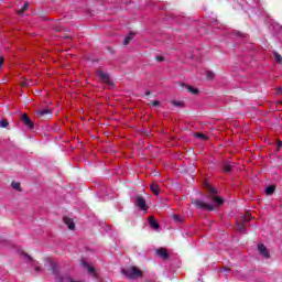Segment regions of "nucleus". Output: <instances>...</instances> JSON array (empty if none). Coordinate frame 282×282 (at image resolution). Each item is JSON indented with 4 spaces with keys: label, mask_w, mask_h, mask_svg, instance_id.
<instances>
[{
    "label": "nucleus",
    "mask_w": 282,
    "mask_h": 282,
    "mask_svg": "<svg viewBox=\"0 0 282 282\" xmlns=\"http://www.w3.org/2000/svg\"><path fill=\"white\" fill-rule=\"evenodd\" d=\"M121 274H123V276H126V279H129L130 281H135V280L142 279V276H144V272L135 265L122 268Z\"/></svg>",
    "instance_id": "f257e3e1"
},
{
    "label": "nucleus",
    "mask_w": 282,
    "mask_h": 282,
    "mask_svg": "<svg viewBox=\"0 0 282 282\" xmlns=\"http://www.w3.org/2000/svg\"><path fill=\"white\" fill-rule=\"evenodd\" d=\"M205 188L208 191V194H207L208 202L216 204V206H221L224 204L225 200L218 195L219 191L217 188L213 187L208 183L205 184Z\"/></svg>",
    "instance_id": "f03ea898"
},
{
    "label": "nucleus",
    "mask_w": 282,
    "mask_h": 282,
    "mask_svg": "<svg viewBox=\"0 0 282 282\" xmlns=\"http://www.w3.org/2000/svg\"><path fill=\"white\" fill-rule=\"evenodd\" d=\"M192 204L199 210H207V213H213V210H215V205L204 203L202 199L192 198Z\"/></svg>",
    "instance_id": "7ed1b4c3"
},
{
    "label": "nucleus",
    "mask_w": 282,
    "mask_h": 282,
    "mask_svg": "<svg viewBox=\"0 0 282 282\" xmlns=\"http://www.w3.org/2000/svg\"><path fill=\"white\" fill-rule=\"evenodd\" d=\"M134 204L140 210H149V206L147 205V199L142 196H137L134 199Z\"/></svg>",
    "instance_id": "20e7f679"
},
{
    "label": "nucleus",
    "mask_w": 282,
    "mask_h": 282,
    "mask_svg": "<svg viewBox=\"0 0 282 282\" xmlns=\"http://www.w3.org/2000/svg\"><path fill=\"white\" fill-rule=\"evenodd\" d=\"M21 120L24 127H28V129H34V122L32 121V119H30L28 115H22Z\"/></svg>",
    "instance_id": "39448f33"
},
{
    "label": "nucleus",
    "mask_w": 282,
    "mask_h": 282,
    "mask_svg": "<svg viewBox=\"0 0 282 282\" xmlns=\"http://www.w3.org/2000/svg\"><path fill=\"white\" fill-rule=\"evenodd\" d=\"M180 87H182L183 89H186V91H188L189 94H193V96H197V94H199V89L188 84H180Z\"/></svg>",
    "instance_id": "423d86ee"
},
{
    "label": "nucleus",
    "mask_w": 282,
    "mask_h": 282,
    "mask_svg": "<svg viewBox=\"0 0 282 282\" xmlns=\"http://www.w3.org/2000/svg\"><path fill=\"white\" fill-rule=\"evenodd\" d=\"M258 252L264 257V259H270V251L265 247V245H258Z\"/></svg>",
    "instance_id": "0eeeda50"
},
{
    "label": "nucleus",
    "mask_w": 282,
    "mask_h": 282,
    "mask_svg": "<svg viewBox=\"0 0 282 282\" xmlns=\"http://www.w3.org/2000/svg\"><path fill=\"white\" fill-rule=\"evenodd\" d=\"M232 169H235V163L230 161L223 163V173H232Z\"/></svg>",
    "instance_id": "6e6552de"
},
{
    "label": "nucleus",
    "mask_w": 282,
    "mask_h": 282,
    "mask_svg": "<svg viewBox=\"0 0 282 282\" xmlns=\"http://www.w3.org/2000/svg\"><path fill=\"white\" fill-rule=\"evenodd\" d=\"M40 118H52V110L50 109H42L36 111Z\"/></svg>",
    "instance_id": "1a4fd4ad"
},
{
    "label": "nucleus",
    "mask_w": 282,
    "mask_h": 282,
    "mask_svg": "<svg viewBox=\"0 0 282 282\" xmlns=\"http://www.w3.org/2000/svg\"><path fill=\"white\" fill-rule=\"evenodd\" d=\"M97 76H99V78H100L101 80H104V83H107V84L109 85V83H110L111 79H110L108 73H105V72H102V70H98V72H97Z\"/></svg>",
    "instance_id": "9d476101"
},
{
    "label": "nucleus",
    "mask_w": 282,
    "mask_h": 282,
    "mask_svg": "<svg viewBox=\"0 0 282 282\" xmlns=\"http://www.w3.org/2000/svg\"><path fill=\"white\" fill-rule=\"evenodd\" d=\"M63 221H64V224H66V226H68V228H69L70 230H76V224H74V220H72V218L65 216V217L63 218Z\"/></svg>",
    "instance_id": "9b49d317"
},
{
    "label": "nucleus",
    "mask_w": 282,
    "mask_h": 282,
    "mask_svg": "<svg viewBox=\"0 0 282 282\" xmlns=\"http://www.w3.org/2000/svg\"><path fill=\"white\" fill-rule=\"evenodd\" d=\"M156 254L159 257H161V259H163L164 261H166V259H169V251L164 248H160L156 250Z\"/></svg>",
    "instance_id": "f8f14e48"
},
{
    "label": "nucleus",
    "mask_w": 282,
    "mask_h": 282,
    "mask_svg": "<svg viewBox=\"0 0 282 282\" xmlns=\"http://www.w3.org/2000/svg\"><path fill=\"white\" fill-rule=\"evenodd\" d=\"M51 269H52L53 274L57 275V281L63 282V278H61L58 275V264H56V262H51Z\"/></svg>",
    "instance_id": "ddd939ff"
},
{
    "label": "nucleus",
    "mask_w": 282,
    "mask_h": 282,
    "mask_svg": "<svg viewBox=\"0 0 282 282\" xmlns=\"http://www.w3.org/2000/svg\"><path fill=\"white\" fill-rule=\"evenodd\" d=\"M149 224L153 230H158L160 228V224H158V220L153 217L150 218Z\"/></svg>",
    "instance_id": "4468645a"
},
{
    "label": "nucleus",
    "mask_w": 282,
    "mask_h": 282,
    "mask_svg": "<svg viewBox=\"0 0 282 282\" xmlns=\"http://www.w3.org/2000/svg\"><path fill=\"white\" fill-rule=\"evenodd\" d=\"M150 189L152 191L153 195H160V186L158 184H151Z\"/></svg>",
    "instance_id": "2eb2a0df"
},
{
    "label": "nucleus",
    "mask_w": 282,
    "mask_h": 282,
    "mask_svg": "<svg viewBox=\"0 0 282 282\" xmlns=\"http://www.w3.org/2000/svg\"><path fill=\"white\" fill-rule=\"evenodd\" d=\"M11 186L14 191H18V193H21L23 191V188H21V183L19 182H12Z\"/></svg>",
    "instance_id": "dca6fc26"
},
{
    "label": "nucleus",
    "mask_w": 282,
    "mask_h": 282,
    "mask_svg": "<svg viewBox=\"0 0 282 282\" xmlns=\"http://www.w3.org/2000/svg\"><path fill=\"white\" fill-rule=\"evenodd\" d=\"M83 265H84L85 268H87V270H88V272H89L90 274H96V269H95L94 267L89 265V263L83 262Z\"/></svg>",
    "instance_id": "f3484780"
},
{
    "label": "nucleus",
    "mask_w": 282,
    "mask_h": 282,
    "mask_svg": "<svg viewBox=\"0 0 282 282\" xmlns=\"http://www.w3.org/2000/svg\"><path fill=\"white\" fill-rule=\"evenodd\" d=\"M274 191H276V186H274V185H269V186L265 188L267 195H272V194H274Z\"/></svg>",
    "instance_id": "a211bd4d"
},
{
    "label": "nucleus",
    "mask_w": 282,
    "mask_h": 282,
    "mask_svg": "<svg viewBox=\"0 0 282 282\" xmlns=\"http://www.w3.org/2000/svg\"><path fill=\"white\" fill-rule=\"evenodd\" d=\"M237 230L238 232H246V224L237 223Z\"/></svg>",
    "instance_id": "6ab92c4d"
},
{
    "label": "nucleus",
    "mask_w": 282,
    "mask_h": 282,
    "mask_svg": "<svg viewBox=\"0 0 282 282\" xmlns=\"http://www.w3.org/2000/svg\"><path fill=\"white\" fill-rule=\"evenodd\" d=\"M133 41V33H129V35L123 40V45H129Z\"/></svg>",
    "instance_id": "aec40b11"
},
{
    "label": "nucleus",
    "mask_w": 282,
    "mask_h": 282,
    "mask_svg": "<svg viewBox=\"0 0 282 282\" xmlns=\"http://www.w3.org/2000/svg\"><path fill=\"white\" fill-rule=\"evenodd\" d=\"M206 78L207 80H214L215 79V73L213 70L206 72Z\"/></svg>",
    "instance_id": "412c9836"
},
{
    "label": "nucleus",
    "mask_w": 282,
    "mask_h": 282,
    "mask_svg": "<svg viewBox=\"0 0 282 282\" xmlns=\"http://www.w3.org/2000/svg\"><path fill=\"white\" fill-rule=\"evenodd\" d=\"M195 138H198L199 140H203V141L208 140V135L200 132L195 133Z\"/></svg>",
    "instance_id": "4be33fe9"
},
{
    "label": "nucleus",
    "mask_w": 282,
    "mask_h": 282,
    "mask_svg": "<svg viewBox=\"0 0 282 282\" xmlns=\"http://www.w3.org/2000/svg\"><path fill=\"white\" fill-rule=\"evenodd\" d=\"M10 123L8 122V119H2L1 121H0V128L1 129H8V126H9Z\"/></svg>",
    "instance_id": "5701e85b"
},
{
    "label": "nucleus",
    "mask_w": 282,
    "mask_h": 282,
    "mask_svg": "<svg viewBox=\"0 0 282 282\" xmlns=\"http://www.w3.org/2000/svg\"><path fill=\"white\" fill-rule=\"evenodd\" d=\"M30 8V3H24V6L18 11V14H23V12H25V10H29Z\"/></svg>",
    "instance_id": "b1692460"
},
{
    "label": "nucleus",
    "mask_w": 282,
    "mask_h": 282,
    "mask_svg": "<svg viewBox=\"0 0 282 282\" xmlns=\"http://www.w3.org/2000/svg\"><path fill=\"white\" fill-rule=\"evenodd\" d=\"M273 56H274L276 63H280V64L282 63V56H281V54L274 52V53H273Z\"/></svg>",
    "instance_id": "393cba45"
},
{
    "label": "nucleus",
    "mask_w": 282,
    "mask_h": 282,
    "mask_svg": "<svg viewBox=\"0 0 282 282\" xmlns=\"http://www.w3.org/2000/svg\"><path fill=\"white\" fill-rule=\"evenodd\" d=\"M250 219H251V216L248 213L245 216H242V221H245L246 224H248V221H250Z\"/></svg>",
    "instance_id": "a878e982"
},
{
    "label": "nucleus",
    "mask_w": 282,
    "mask_h": 282,
    "mask_svg": "<svg viewBox=\"0 0 282 282\" xmlns=\"http://www.w3.org/2000/svg\"><path fill=\"white\" fill-rule=\"evenodd\" d=\"M173 107H184V102L182 101H172Z\"/></svg>",
    "instance_id": "bb28decb"
},
{
    "label": "nucleus",
    "mask_w": 282,
    "mask_h": 282,
    "mask_svg": "<svg viewBox=\"0 0 282 282\" xmlns=\"http://www.w3.org/2000/svg\"><path fill=\"white\" fill-rule=\"evenodd\" d=\"M236 36H239L240 39H246V33H242L240 31L236 32Z\"/></svg>",
    "instance_id": "cd10ccee"
},
{
    "label": "nucleus",
    "mask_w": 282,
    "mask_h": 282,
    "mask_svg": "<svg viewBox=\"0 0 282 282\" xmlns=\"http://www.w3.org/2000/svg\"><path fill=\"white\" fill-rule=\"evenodd\" d=\"M281 149H282V141L279 140V141L276 142V150H278V151H281Z\"/></svg>",
    "instance_id": "c85d7f7f"
},
{
    "label": "nucleus",
    "mask_w": 282,
    "mask_h": 282,
    "mask_svg": "<svg viewBox=\"0 0 282 282\" xmlns=\"http://www.w3.org/2000/svg\"><path fill=\"white\" fill-rule=\"evenodd\" d=\"M151 105L152 107H160V101L158 100L151 101Z\"/></svg>",
    "instance_id": "c756f323"
},
{
    "label": "nucleus",
    "mask_w": 282,
    "mask_h": 282,
    "mask_svg": "<svg viewBox=\"0 0 282 282\" xmlns=\"http://www.w3.org/2000/svg\"><path fill=\"white\" fill-rule=\"evenodd\" d=\"M21 87H30V82H22Z\"/></svg>",
    "instance_id": "7c9ffc66"
},
{
    "label": "nucleus",
    "mask_w": 282,
    "mask_h": 282,
    "mask_svg": "<svg viewBox=\"0 0 282 282\" xmlns=\"http://www.w3.org/2000/svg\"><path fill=\"white\" fill-rule=\"evenodd\" d=\"M173 219H174V221H182V219H180V215H177V214H175L173 216Z\"/></svg>",
    "instance_id": "2f4dec72"
},
{
    "label": "nucleus",
    "mask_w": 282,
    "mask_h": 282,
    "mask_svg": "<svg viewBox=\"0 0 282 282\" xmlns=\"http://www.w3.org/2000/svg\"><path fill=\"white\" fill-rule=\"evenodd\" d=\"M3 63H6V59L2 56H0V69L1 67H3Z\"/></svg>",
    "instance_id": "473e14b6"
},
{
    "label": "nucleus",
    "mask_w": 282,
    "mask_h": 282,
    "mask_svg": "<svg viewBox=\"0 0 282 282\" xmlns=\"http://www.w3.org/2000/svg\"><path fill=\"white\" fill-rule=\"evenodd\" d=\"M155 59L159 61V63H162V61H164V57L159 55L155 57Z\"/></svg>",
    "instance_id": "72a5a7b5"
},
{
    "label": "nucleus",
    "mask_w": 282,
    "mask_h": 282,
    "mask_svg": "<svg viewBox=\"0 0 282 282\" xmlns=\"http://www.w3.org/2000/svg\"><path fill=\"white\" fill-rule=\"evenodd\" d=\"M23 257H25V259H29V261H32V257H30V254L23 253Z\"/></svg>",
    "instance_id": "f704fd0d"
},
{
    "label": "nucleus",
    "mask_w": 282,
    "mask_h": 282,
    "mask_svg": "<svg viewBox=\"0 0 282 282\" xmlns=\"http://www.w3.org/2000/svg\"><path fill=\"white\" fill-rule=\"evenodd\" d=\"M220 272H230V269L225 267L220 270Z\"/></svg>",
    "instance_id": "c9c22d12"
},
{
    "label": "nucleus",
    "mask_w": 282,
    "mask_h": 282,
    "mask_svg": "<svg viewBox=\"0 0 282 282\" xmlns=\"http://www.w3.org/2000/svg\"><path fill=\"white\" fill-rule=\"evenodd\" d=\"M275 91H276V94H282V88H281V87H278V88L275 89Z\"/></svg>",
    "instance_id": "e433bc0d"
},
{
    "label": "nucleus",
    "mask_w": 282,
    "mask_h": 282,
    "mask_svg": "<svg viewBox=\"0 0 282 282\" xmlns=\"http://www.w3.org/2000/svg\"><path fill=\"white\" fill-rule=\"evenodd\" d=\"M145 96H151V91H145Z\"/></svg>",
    "instance_id": "4c0bfd02"
},
{
    "label": "nucleus",
    "mask_w": 282,
    "mask_h": 282,
    "mask_svg": "<svg viewBox=\"0 0 282 282\" xmlns=\"http://www.w3.org/2000/svg\"><path fill=\"white\" fill-rule=\"evenodd\" d=\"M41 268L40 267H36L35 268V272H40Z\"/></svg>",
    "instance_id": "58836bf2"
},
{
    "label": "nucleus",
    "mask_w": 282,
    "mask_h": 282,
    "mask_svg": "<svg viewBox=\"0 0 282 282\" xmlns=\"http://www.w3.org/2000/svg\"><path fill=\"white\" fill-rule=\"evenodd\" d=\"M280 105H282V101H279Z\"/></svg>",
    "instance_id": "ea45409f"
}]
</instances>
